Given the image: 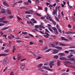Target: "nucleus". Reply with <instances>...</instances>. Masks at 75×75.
I'll return each instance as SVG.
<instances>
[{
    "mask_svg": "<svg viewBox=\"0 0 75 75\" xmlns=\"http://www.w3.org/2000/svg\"><path fill=\"white\" fill-rule=\"evenodd\" d=\"M56 61H54V60H52L50 61V64H49V66L50 68H52V66H54V64H53L54 63H55V62Z\"/></svg>",
    "mask_w": 75,
    "mask_h": 75,
    "instance_id": "nucleus-1",
    "label": "nucleus"
},
{
    "mask_svg": "<svg viewBox=\"0 0 75 75\" xmlns=\"http://www.w3.org/2000/svg\"><path fill=\"white\" fill-rule=\"evenodd\" d=\"M52 30H54V32L56 35H58V30L56 28L53 27H52Z\"/></svg>",
    "mask_w": 75,
    "mask_h": 75,
    "instance_id": "nucleus-2",
    "label": "nucleus"
},
{
    "mask_svg": "<svg viewBox=\"0 0 75 75\" xmlns=\"http://www.w3.org/2000/svg\"><path fill=\"white\" fill-rule=\"evenodd\" d=\"M58 7L56 6L55 8V9L53 11V13L54 15H55V14H57V11H58Z\"/></svg>",
    "mask_w": 75,
    "mask_h": 75,
    "instance_id": "nucleus-3",
    "label": "nucleus"
},
{
    "mask_svg": "<svg viewBox=\"0 0 75 75\" xmlns=\"http://www.w3.org/2000/svg\"><path fill=\"white\" fill-rule=\"evenodd\" d=\"M59 59L60 60H62L63 61H67L68 60L67 58L64 57H60L59 58Z\"/></svg>",
    "mask_w": 75,
    "mask_h": 75,
    "instance_id": "nucleus-4",
    "label": "nucleus"
},
{
    "mask_svg": "<svg viewBox=\"0 0 75 75\" xmlns=\"http://www.w3.org/2000/svg\"><path fill=\"white\" fill-rule=\"evenodd\" d=\"M7 57H5L3 61V65H5V64H6V63H7Z\"/></svg>",
    "mask_w": 75,
    "mask_h": 75,
    "instance_id": "nucleus-5",
    "label": "nucleus"
},
{
    "mask_svg": "<svg viewBox=\"0 0 75 75\" xmlns=\"http://www.w3.org/2000/svg\"><path fill=\"white\" fill-rule=\"evenodd\" d=\"M17 59L18 60H20L21 59V55L20 54H17Z\"/></svg>",
    "mask_w": 75,
    "mask_h": 75,
    "instance_id": "nucleus-6",
    "label": "nucleus"
},
{
    "mask_svg": "<svg viewBox=\"0 0 75 75\" xmlns=\"http://www.w3.org/2000/svg\"><path fill=\"white\" fill-rule=\"evenodd\" d=\"M24 68H25V64H23L21 65L20 67V69H21V70H23Z\"/></svg>",
    "mask_w": 75,
    "mask_h": 75,
    "instance_id": "nucleus-7",
    "label": "nucleus"
},
{
    "mask_svg": "<svg viewBox=\"0 0 75 75\" xmlns=\"http://www.w3.org/2000/svg\"><path fill=\"white\" fill-rule=\"evenodd\" d=\"M35 27H36L35 28V29H34V30H35V31H39L38 30H37V29L38 28H39V26L38 25H35Z\"/></svg>",
    "mask_w": 75,
    "mask_h": 75,
    "instance_id": "nucleus-8",
    "label": "nucleus"
},
{
    "mask_svg": "<svg viewBox=\"0 0 75 75\" xmlns=\"http://www.w3.org/2000/svg\"><path fill=\"white\" fill-rule=\"evenodd\" d=\"M53 51H54L53 53L54 54H57V53H58L59 52L58 51H57V49H53Z\"/></svg>",
    "mask_w": 75,
    "mask_h": 75,
    "instance_id": "nucleus-9",
    "label": "nucleus"
},
{
    "mask_svg": "<svg viewBox=\"0 0 75 75\" xmlns=\"http://www.w3.org/2000/svg\"><path fill=\"white\" fill-rule=\"evenodd\" d=\"M59 55H60V57H62L63 56H65L66 55L65 54L63 53H59Z\"/></svg>",
    "mask_w": 75,
    "mask_h": 75,
    "instance_id": "nucleus-10",
    "label": "nucleus"
},
{
    "mask_svg": "<svg viewBox=\"0 0 75 75\" xmlns=\"http://www.w3.org/2000/svg\"><path fill=\"white\" fill-rule=\"evenodd\" d=\"M31 21H32L33 23H37V21L35 20V19L34 18H33L32 19H31Z\"/></svg>",
    "mask_w": 75,
    "mask_h": 75,
    "instance_id": "nucleus-11",
    "label": "nucleus"
},
{
    "mask_svg": "<svg viewBox=\"0 0 75 75\" xmlns=\"http://www.w3.org/2000/svg\"><path fill=\"white\" fill-rule=\"evenodd\" d=\"M61 38L62 40H64V41H68L69 40L67 39H65V38L62 37H61Z\"/></svg>",
    "mask_w": 75,
    "mask_h": 75,
    "instance_id": "nucleus-12",
    "label": "nucleus"
},
{
    "mask_svg": "<svg viewBox=\"0 0 75 75\" xmlns=\"http://www.w3.org/2000/svg\"><path fill=\"white\" fill-rule=\"evenodd\" d=\"M1 12L2 13H3V14H4L5 15H7L5 13H6V10L5 9L3 8L1 9Z\"/></svg>",
    "mask_w": 75,
    "mask_h": 75,
    "instance_id": "nucleus-13",
    "label": "nucleus"
},
{
    "mask_svg": "<svg viewBox=\"0 0 75 75\" xmlns=\"http://www.w3.org/2000/svg\"><path fill=\"white\" fill-rule=\"evenodd\" d=\"M6 18L5 17H3L2 18H0V23H2V21H3Z\"/></svg>",
    "mask_w": 75,
    "mask_h": 75,
    "instance_id": "nucleus-14",
    "label": "nucleus"
},
{
    "mask_svg": "<svg viewBox=\"0 0 75 75\" xmlns=\"http://www.w3.org/2000/svg\"><path fill=\"white\" fill-rule=\"evenodd\" d=\"M68 60L70 61H75V59L74 58H71L68 59Z\"/></svg>",
    "mask_w": 75,
    "mask_h": 75,
    "instance_id": "nucleus-15",
    "label": "nucleus"
},
{
    "mask_svg": "<svg viewBox=\"0 0 75 75\" xmlns=\"http://www.w3.org/2000/svg\"><path fill=\"white\" fill-rule=\"evenodd\" d=\"M3 4L4 6H6L7 7H9V5L6 3V2L4 1L3 3Z\"/></svg>",
    "mask_w": 75,
    "mask_h": 75,
    "instance_id": "nucleus-16",
    "label": "nucleus"
},
{
    "mask_svg": "<svg viewBox=\"0 0 75 75\" xmlns=\"http://www.w3.org/2000/svg\"><path fill=\"white\" fill-rule=\"evenodd\" d=\"M66 34H73V32L72 31H68L66 32Z\"/></svg>",
    "mask_w": 75,
    "mask_h": 75,
    "instance_id": "nucleus-17",
    "label": "nucleus"
},
{
    "mask_svg": "<svg viewBox=\"0 0 75 75\" xmlns=\"http://www.w3.org/2000/svg\"><path fill=\"white\" fill-rule=\"evenodd\" d=\"M64 63L65 64H71V62L68 61H66L64 62Z\"/></svg>",
    "mask_w": 75,
    "mask_h": 75,
    "instance_id": "nucleus-18",
    "label": "nucleus"
},
{
    "mask_svg": "<svg viewBox=\"0 0 75 75\" xmlns=\"http://www.w3.org/2000/svg\"><path fill=\"white\" fill-rule=\"evenodd\" d=\"M9 28V27H6L4 28H3L1 29V30H2V31H3V30H6L7 29H8Z\"/></svg>",
    "mask_w": 75,
    "mask_h": 75,
    "instance_id": "nucleus-19",
    "label": "nucleus"
},
{
    "mask_svg": "<svg viewBox=\"0 0 75 75\" xmlns=\"http://www.w3.org/2000/svg\"><path fill=\"white\" fill-rule=\"evenodd\" d=\"M53 58H55V59H58V56L57 55H54Z\"/></svg>",
    "mask_w": 75,
    "mask_h": 75,
    "instance_id": "nucleus-20",
    "label": "nucleus"
},
{
    "mask_svg": "<svg viewBox=\"0 0 75 75\" xmlns=\"http://www.w3.org/2000/svg\"><path fill=\"white\" fill-rule=\"evenodd\" d=\"M49 20L50 21H51V22H52L53 21V19H52L50 17H49Z\"/></svg>",
    "mask_w": 75,
    "mask_h": 75,
    "instance_id": "nucleus-21",
    "label": "nucleus"
},
{
    "mask_svg": "<svg viewBox=\"0 0 75 75\" xmlns=\"http://www.w3.org/2000/svg\"><path fill=\"white\" fill-rule=\"evenodd\" d=\"M51 50H52V49H48L45 51V52H50V51H51Z\"/></svg>",
    "mask_w": 75,
    "mask_h": 75,
    "instance_id": "nucleus-22",
    "label": "nucleus"
},
{
    "mask_svg": "<svg viewBox=\"0 0 75 75\" xmlns=\"http://www.w3.org/2000/svg\"><path fill=\"white\" fill-rule=\"evenodd\" d=\"M42 65L43 64L42 63H41L38 66V68H40V67H42Z\"/></svg>",
    "mask_w": 75,
    "mask_h": 75,
    "instance_id": "nucleus-23",
    "label": "nucleus"
},
{
    "mask_svg": "<svg viewBox=\"0 0 75 75\" xmlns=\"http://www.w3.org/2000/svg\"><path fill=\"white\" fill-rule=\"evenodd\" d=\"M16 50V48H15V46H14L13 49V52H14V51H15V50Z\"/></svg>",
    "mask_w": 75,
    "mask_h": 75,
    "instance_id": "nucleus-24",
    "label": "nucleus"
},
{
    "mask_svg": "<svg viewBox=\"0 0 75 75\" xmlns=\"http://www.w3.org/2000/svg\"><path fill=\"white\" fill-rule=\"evenodd\" d=\"M55 18L56 21H58V22H59V19H58V18L57 17V16L54 17Z\"/></svg>",
    "mask_w": 75,
    "mask_h": 75,
    "instance_id": "nucleus-25",
    "label": "nucleus"
},
{
    "mask_svg": "<svg viewBox=\"0 0 75 75\" xmlns=\"http://www.w3.org/2000/svg\"><path fill=\"white\" fill-rule=\"evenodd\" d=\"M35 15H37V16H39V17H40V16H41V15L39 14V13H35Z\"/></svg>",
    "mask_w": 75,
    "mask_h": 75,
    "instance_id": "nucleus-26",
    "label": "nucleus"
},
{
    "mask_svg": "<svg viewBox=\"0 0 75 75\" xmlns=\"http://www.w3.org/2000/svg\"><path fill=\"white\" fill-rule=\"evenodd\" d=\"M56 27H57V29H58V30L60 29V27H59V25H58V24H57Z\"/></svg>",
    "mask_w": 75,
    "mask_h": 75,
    "instance_id": "nucleus-27",
    "label": "nucleus"
},
{
    "mask_svg": "<svg viewBox=\"0 0 75 75\" xmlns=\"http://www.w3.org/2000/svg\"><path fill=\"white\" fill-rule=\"evenodd\" d=\"M57 65L59 66L61 65V63H60V61L58 60L57 63Z\"/></svg>",
    "mask_w": 75,
    "mask_h": 75,
    "instance_id": "nucleus-28",
    "label": "nucleus"
},
{
    "mask_svg": "<svg viewBox=\"0 0 75 75\" xmlns=\"http://www.w3.org/2000/svg\"><path fill=\"white\" fill-rule=\"evenodd\" d=\"M68 37L69 40H72V38H71V37L68 36Z\"/></svg>",
    "mask_w": 75,
    "mask_h": 75,
    "instance_id": "nucleus-29",
    "label": "nucleus"
},
{
    "mask_svg": "<svg viewBox=\"0 0 75 75\" xmlns=\"http://www.w3.org/2000/svg\"><path fill=\"white\" fill-rule=\"evenodd\" d=\"M52 22L53 23V24L54 25H56V22H55V21H52Z\"/></svg>",
    "mask_w": 75,
    "mask_h": 75,
    "instance_id": "nucleus-30",
    "label": "nucleus"
},
{
    "mask_svg": "<svg viewBox=\"0 0 75 75\" xmlns=\"http://www.w3.org/2000/svg\"><path fill=\"white\" fill-rule=\"evenodd\" d=\"M39 26L41 28H43V29H45V27H44V26H43L41 25H40Z\"/></svg>",
    "mask_w": 75,
    "mask_h": 75,
    "instance_id": "nucleus-31",
    "label": "nucleus"
},
{
    "mask_svg": "<svg viewBox=\"0 0 75 75\" xmlns=\"http://www.w3.org/2000/svg\"><path fill=\"white\" fill-rule=\"evenodd\" d=\"M9 18H10V19H12V18H13V16L11 15L9 16Z\"/></svg>",
    "mask_w": 75,
    "mask_h": 75,
    "instance_id": "nucleus-32",
    "label": "nucleus"
},
{
    "mask_svg": "<svg viewBox=\"0 0 75 75\" xmlns=\"http://www.w3.org/2000/svg\"><path fill=\"white\" fill-rule=\"evenodd\" d=\"M29 23H30V24H31V25H32V26H34V23H33L32 22L30 21L29 22Z\"/></svg>",
    "mask_w": 75,
    "mask_h": 75,
    "instance_id": "nucleus-33",
    "label": "nucleus"
},
{
    "mask_svg": "<svg viewBox=\"0 0 75 75\" xmlns=\"http://www.w3.org/2000/svg\"><path fill=\"white\" fill-rule=\"evenodd\" d=\"M68 75V73H63L62 74V75Z\"/></svg>",
    "mask_w": 75,
    "mask_h": 75,
    "instance_id": "nucleus-34",
    "label": "nucleus"
},
{
    "mask_svg": "<svg viewBox=\"0 0 75 75\" xmlns=\"http://www.w3.org/2000/svg\"><path fill=\"white\" fill-rule=\"evenodd\" d=\"M17 17L18 18V20H19V21H21V20H22L21 18L17 16Z\"/></svg>",
    "mask_w": 75,
    "mask_h": 75,
    "instance_id": "nucleus-35",
    "label": "nucleus"
},
{
    "mask_svg": "<svg viewBox=\"0 0 75 75\" xmlns=\"http://www.w3.org/2000/svg\"><path fill=\"white\" fill-rule=\"evenodd\" d=\"M7 21H2V23H7Z\"/></svg>",
    "mask_w": 75,
    "mask_h": 75,
    "instance_id": "nucleus-36",
    "label": "nucleus"
},
{
    "mask_svg": "<svg viewBox=\"0 0 75 75\" xmlns=\"http://www.w3.org/2000/svg\"><path fill=\"white\" fill-rule=\"evenodd\" d=\"M38 10H42V8L41 7H40V6H38Z\"/></svg>",
    "mask_w": 75,
    "mask_h": 75,
    "instance_id": "nucleus-37",
    "label": "nucleus"
},
{
    "mask_svg": "<svg viewBox=\"0 0 75 75\" xmlns=\"http://www.w3.org/2000/svg\"><path fill=\"white\" fill-rule=\"evenodd\" d=\"M42 68H43V69H47V67H45V66H43L42 67Z\"/></svg>",
    "mask_w": 75,
    "mask_h": 75,
    "instance_id": "nucleus-38",
    "label": "nucleus"
},
{
    "mask_svg": "<svg viewBox=\"0 0 75 75\" xmlns=\"http://www.w3.org/2000/svg\"><path fill=\"white\" fill-rule=\"evenodd\" d=\"M60 45L62 46H65V45L61 43H60Z\"/></svg>",
    "mask_w": 75,
    "mask_h": 75,
    "instance_id": "nucleus-39",
    "label": "nucleus"
},
{
    "mask_svg": "<svg viewBox=\"0 0 75 75\" xmlns=\"http://www.w3.org/2000/svg\"><path fill=\"white\" fill-rule=\"evenodd\" d=\"M5 52H9V50H6L4 51Z\"/></svg>",
    "mask_w": 75,
    "mask_h": 75,
    "instance_id": "nucleus-40",
    "label": "nucleus"
},
{
    "mask_svg": "<svg viewBox=\"0 0 75 75\" xmlns=\"http://www.w3.org/2000/svg\"><path fill=\"white\" fill-rule=\"evenodd\" d=\"M6 54H0V57H1V56H6Z\"/></svg>",
    "mask_w": 75,
    "mask_h": 75,
    "instance_id": "nucleus-41",
    "label": "nucleus"
},
{
    "mask_svg": "<svg viewBox=\"0 0 75 75\" xmlns=\"http://www.w3.org/2000/svg\"><path fill=\"white\" fill-rule=\"evenodd\" d=\"M64 52L66 54H68V53L69 52L68 51L66 50L64 51Z\"/></svg>",
    "mask_w": 75,
    "mask_h": 75,
    "instance_id": "nucleus-42",
    "label": "nucleus"
},
{
    "mask_svg": "<svg viewBox=\"0 0 75 75\" xmlns=\"http://www.w3.org/2000/svg\"><path fill=\"white\" fill-rule=\"evenodd\" d=\"M27 34V32H22V34Z\"/></svg>",
    "mask_w": 75,
    "mask_h": 75,
    "instance_id": "nucleus-43",
    "label": "nucleus"
},
{
    "mask_svg": "<svg viewBox=\"0 0 75 75\" xmlns=\"http://www.w3.org/2000/svg\"><path fill=\"white\" fill-rule=\"evenodd\" d=\"M16 42H18V43H20V42H22V41L21 40H16Z\"/></svg>",
    "mask_w": 75,
    "mask_h": 75,
    "instance_id": "nucleus-44",
    "label": "nucleus"
},
{
    "mask_svg": "<svg viewBox=\"0 0 75 75\" xmlns=\"http://www.w3.org/2000/svg\"><path fill=\"white\" fill-rule=\"evenodd\" d=\"M24 4H25V5H26L27 6H28V5H29V3L28 2L27 3L25 2Z\"/></svg>",
    "mask_w": 75,
    "mask_h": 75,
    "instance_id": "nucleus-45",
    "label": "nucleus"
},
{
    "mask_svg": "<svg viewBox=\"0 0 75 75\" xmlns=\"http://www.w3.org/2000/svg\"><path fill=\"white\" fill-rule=\"evenodd\" d=\"M17 3H18V2H15L13 4V6H16V5L17 4Z\"/></svg>",
    "mask_w": 75,
    "mask_h": 75,
    "instance_id": "nucleus-46",
    "label": "nucleus"
},
{
    "mask_svg": "<svg viewBox=\"0 0 75 75\" xmlns=\"http://www.w3.org/2000/svg\"><path fill=\"white\" fill-rule=\"evenodd\" d=\"M48 71H54V69H48Z\"/></svg>",
    "mask_w": 75,
    "mask_h": 75,
    "instance_id": "nucleus-47",
    "label": "nucleus"
},
{
    "mask_svg": "<svg viewBox=\"0 0 75 75\" xmlns=\"http://www.w3.org/2000/svg\"><path fill=\"white\" fill-rule=\"evenodd\" d=\"M44 36L45 37V38H49V37L47 35H44Z\"/></svg>",
    "mask_w": 75,
    "mask_h": 75,
    "instance_id": "nucleus-48",
    "label": "nucleus"
},
{
    "mask_svg": "<svg viewBox=\"0 0 75 75\" xmlns=\"http://www.w3.org/2000/svg\"><path fill=\"white\" fill-rule=\"evenodd\" d=\"M18 3H23V1H19L18 2Z\"/></svg>",
    "mask_w": 75,
    "mask_h": 75,
    "instance_id": "nucleus-49",
    "label": "nucleus"
},
{
    "mask_svg": "<svg viewBox=\"0 0 75 75\" xmlns=\"http://www.w3.org/2000/svg\"><path fill=\"white\" fill-rule=\"evenodd\" d=\"M59 50H61L62 49V47H59V48L58 49Z\"/></svg>",
    "mask_w": 75,
    "mask_h": 75,
    "instance_id": "nucleus-50",
    "label": "nucleus"
},
{
    "mask_svg": "<svg viewBox=\"0 0 75 75\" xmlns=\"http://www.w3.org/2000/svg\"><path fill=\"white\" fill-rule=\"evenodd\" d=\"M4 23H0V27L1 26H3V25H4Z\"/></svg>",
    "mask_w": 75,
    "mask_h": 75,
    "instance_id": "nucleus-51",
    "label": "nucleus"
},
{
    "mask_svg": "<svg viewBox=\"0 0 75 75\" xmlns=\"http://www.w3.org/2000/svg\"><path fill=\"white\" fill-rule=\"evenodd\" d=\"M25 38H30V37L28 36H26L25 37Z\"/></svg>",
    "mask_w": 75,
    "mask_h": 75,
    "instance_id": "nucleus-52",
    "label": "nucleus"
},
{
    "mask_svg": "<svg viewBox=\"0 0 75 75\" xmlns=\"http://www.w3.org/2000/svg\"><path fill=\"white\" fill-rule=\"evenodd\" d=\"M51 45L52 47H55V46L54 44H52Z\"/></svg>",
    "mask_w": 75,
    "mask_h": 75,
    "instance_id": "nucleus-53",
    "label": "nucleus"
},
{
    "mask_svg": "<svg viewBox=\"0 0 75 75\" xmlns=\"http://www.w3.org/2000/svg\"><path fill=\"white\" fill-rule=\"evenodd\" d=\"M58 17L59 19H60V18H61V16L59 14L58 15Z\"/></svg>",
    "mask_w": 75,
    "mask_h": 75,
    "instance_id": "nucleus-54",
    "label": "nucleus"
},
{
    "mask_svg": "<svg viewBox=\"0 0 75 75\" xmlns=\"http://www.w3.org/2000/svg\"><path fill=\"white\" fill-rule=\"evenodd\" d=\"M68 27L69 28H71V25L70 24H69L68 25Z\"/></svg>",
    "mask_w": 75,
    "mask_h": 75,
    "instance_id": "nucleus-55",
    "label": "nucleus"
},
{
    "mask_svg": "<svg viewBox=\"0 0 75 75\" xmlns=\"http://www.w3.org/2000/svg\"><path fill=\"white\" fill-rule=\"evenodd\" d=\"M69 51L70 52H74V50H69Z\"/></svg>",
    "mask_w": 75,
    "mask_h": 75,
    "instance_id": "nucleus-56",
    "label": "nucleus"
},
{
    "mask_svg": "<svg viewBox=\"0 0 75 75\" xmlns=\"http://www.w3.org/2000/svg\"><path fill=\"white\" fill-rule=\"evenodd\" d=\"M72 18L73 19L74 21H75V16H73L72 17Z\"/></svg>",
    "mask_w": 75,
    "mask_h": 75,
    "instance_id": "nucleus-57",
    "label": "nucleus"
},
{
    "mask_svg": "<svg viewBox=\"0 0 75 75\" xmlns=\"http://www.w3.org/2000/svg\"><path fill=\"white\" fill-rule=\"evenodd\" d=\"M28 35H29V36H30V37H33V35H32V34H31L30 33H29L28 34Z\"/></svg>",
    "mask_w": 75,
    "mask_h": 75,
    "instance_id": "nucleus-58",
    "label": "nucleus"
},
{
    "mask_svg": "<svg viewBox=\"0 0 75 75\" xmlns=\"http://www.w3.org/2000/svg\"><path fill=\"white\" fill-rule=\"evenodd\" d=\"M41 58V57L40 56H38V58H36V59H40Z\"/></svg>",
    "mask_w": 75,
    "mask_h": 75,
    "instance_id": "nucleus-59",
    "label": "nucleus"
},
{
    "mask_svg": "<svg viewBox=\"0 0 75 75\" xmlns=\"http://www.w3.org/2000/svg\"><path fill=\"white\" fill-rule=\"evenodd\" d=\"M46 19H47V20H49V18H49V16H46Z\"/></svg>",
    "mask_w": 75,
    "mask_h": 75,
    "instance_id": "nucleus-60",
    "label": "nucleus"
},
{
    "mask_svg": "<svg viewBox=\"0 0 75 75\" xmlns=\"http://www.w3.org/2000/svg\"><path fill=\"white\" fill-rule=\"evenodd\" d=\"M49 7H53V5H49Z\"/></svg>",
    "mask_w": 75,
    "mask_h": 75,
    "instance_id": "nucleus-61",
    "label": "nucleus"
},
{
    "mask_svg": "<svg viewBox=\"0 0 75 75\" xmlns=\"http://www.w3.org/2000/svg\"><path fill=\"white\" fill-rule=\"evenodd\" d=\"M45 11L47 12V10H48V8H47V7H46L45 8Z\"/></svg>",
    "mask_w": 75,
    "mask_h": 75,
    "instance_id": "nucleus-62",
    "label": "nucleus"
},
{
    "mask_svg": "<svg viewBox=\"0 0 75 75\" xmlns=\"http://www.w3.org/2000/svg\"><path fill=\"white\" fill-rule=\"evenodd\" d=\"M25 60H26V59H21V61H24Z\"/></svg>",
    "mask_w": 75,
    "mask_h": 75,
    "instance_id": "nucleus-63",
    "label": "nucleus"
},
{
    "mask_svg": "<svg viewBox=\"0 0 75 75\" xmlns=\"http://www.w3.org/2000/svg\"><path fill=\"white\" fill-rule=\"evenodd\" d=\"M28 1L29 3H30V4H31V0H28Z\"/></svg>",
    "mask_w": 75,
    "mask_h": 75,
    "instance_id": "nucleus-64",
    "label": "nucleus"
}]
</instances>
